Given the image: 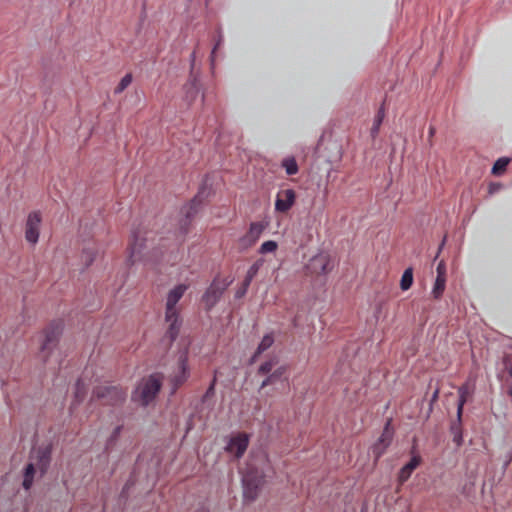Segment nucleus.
<instances>
[{"mask_svg": "<svg viewBox=\"0 0 512 512\" xmlns=\"http://www.w3.org/2000/svg\"><path fill=\"white\" fill-rule=\"evenodd\" d=\"M437 275H446L445 265L442 261L437 266Z\"/></svg>", "mask_w": 512, "mask_h": 512, "instance_id": "40", "label": "nucleus"}, {"mask_svg": "<svg viewBox=\"0 0 512 512\" xmlns=\"http://www.w3.org/2000/svg\"><path fill=\"white\" fill-rule=\"evenodd\" d=\"M296 193L293 189L281 190L277 193L275 201V210L277 212L286 213L294 205Z\"/></svg>", "mask_w": 512, "mask_h": 512, "instance_id": "13", "label": "nucleus"}, {"mask_svg": "<svg viewBox=\"0 0 512 512\" xmlns=\"http://www.w3.org/2000/svg\"><path fill=\"white\" fill-rule=\"evenodd\" d=\"M412 284H413V270H412V268H407L402 274V277L400 280V288L403 291H406L412 286Z\"/></svg>", "mask_w": 512, "mask_h": 512, "instance_id": "23", "label": "nucleus"}, {"mask_svg": "<svg viewBox=\"0 0 512 512\" xmlns=\"http://www.w3.org/2000/svg\"><path fill=\"white\" fill-rule=\"evenodd\" d=\"M95 252L93 249H85L82 253V259L86 266H90L95 259Z\"/></svg>", "mask_w": 512, "mask_h": 512, "instance_id": "32", "label": "nucleus"}, {"mask_svg": "<svg viewBox=\"0 0 512 512\" xmlns=\"http://www.w3.org/2000/svg\"><path fill=\"white\" fill-rule=\"evenodd\" d=\"M274 343V337L272 334H266L260 344L258 345L257 347V350L255 352V354L253 355L252 357V362H254L256 360V358L262 354L263 352H265L267 349H269Z\"/></svg>", "mask_w": 512, "mask_h": 512, "instance_id": "18", "label": "nucleus"}, {"mask_svg": "<svg viewBox=\"0 0 512 512\" xmlns=\"http://www.w3.org/2000/svg\"><path fill=\"white\" fill-rule=\"evenodd\" d=\"M444 242H445V239L443 240V242H441L440 249H441V248H442V246L444 245Z\"/></svg>", "mask_w": 512, "mask_h": 512, "instance_id": "45", "label": "nucleus"}, {"mask_svg": "<svg viewBox=\"0 0 512 512\" xmlns=\"http://www.w3.org/2000/svg\"><path fill=\"white\" fill-rule=\"evenodd\" d=\"M147 234L146 231H133L128 247V261L130 264L142 262L153 268L159 262L163 252L160 248L151 246L153 239Z\"/></svg>", "mask_w": 512, "mask_h": 512, "instance_id": "1", "label": "nucleus"}, {"mask_svg": "<svg viewBox=\"0 0 512 512\" xmlns=\"http://www.w3.org/2000/svg\"><path fill=\"white\" fill-rule=\"evenodd\" d=\"M189 377L188 357L184 353L179 357L177 369L170 376L172 384V393H174L182 384L186 382Z\"/></svg>", "mask_w": 512, "mask_h": 512, "instance_id": "10", "label": "nucleus"}, {"mask_svg": "<svg viewBox=\"0 0 512 512\" xmlns=\"http://www.w3.org/2000/svg\"><path fill=\"white\" fill-rule=\"evenodd\" d=\"M69 2V5H73L74 3H76L78 0H67Z\"/></svg>", "mask_w": 512, "mask_h": 512, "instance_id": "42", "label": "nucleus"}, {"mask_svg": "<svg viewBox=\"0 0 512 512\" xmlns=\"http://www.w3.org/2000/svg\"><path fill=\"white\" fill-rule=\"evenodd\" d=\"M263 263V260H257L255 263H253L250 268L248 269L247 273L250 275V276H253L255 277L261 267Z\"/></svg>", "mask_w": 512, "mask_h": 512, "instance_id": "33", "label": "nucleus"}, {"mask_svg": "<svg viewBox=\"0 0 512 512\" xmlns=\"http://www.w3.org/2000/svg\"><path fill=\"white\" fill-rule=\"evenodd\" d=\"M286 372L285 366H280L276 368L274 371L270 372L267 377L262 381L260 385V389H264L265 387L274 384L276 381L280 380L282 376Z\"/></svg>", "mask_w": 512, "mask_h": 512, "instance_id": "16", "label": "nucleus"}, {"mask_svg": "<svg viewBox=\"0 0 512 512\" xmlns=\"http://www.w3.org/2000/svg\"><path fill=\"white\" fill-rule=\"evenodd\" d=\"M188 289V285L179 284L171 289L166 298L165 304V322L168 324L166 335L169 338V343H172L178 336L182 320L180 318V310L177 308V303L183 297Z\"/></svg>", "mask_w": 512, "mask_h": 512, "instance_id": "2", "label": "nucleus"}, {"mask_svg": "<svg viewBox=\"0 0 512 512\" xmlns=\"http://www.w3.org/2000/svg\"><path fill=\"white\" fill-rule=\"evenodd\" d=\"M469 394H470V392H469V389H468L467 385H464V386L460 387V389H459V402H458V407H457V417H458L459 421L461 420L462 412H463V406L466 403Z\"/></svg>", "mask_w": 512, "mask_h": 512, "instance_id": "21", "label": "nucleus"}, {"mask_svg": "<svg viewBox=\"0 0 512 512\" xmlns=\"http://www.w3.org/2000/svg\"><path fill=\"white\" fill-rule=\"evenodd\" d=\"M393 438V431L390 429V420L386 423V426L378 440V442L374 445L373 452L376 454L377 458L380 457L385 449L390 445Z\"/></svg>", "mask_w": 512, "mask_h": 512, "instance_id": "14", "label": "nucleus"}, {"mask_svg": "<svg viewBox=\"0 0 512 512\" xmlns=\"http://www.w3.org/2000/svg\"><path fill=\"white\" fill-rule=\"evenodd\" d=\"M276 364H277V359L271 358L259 366L257 373L259 375H268L270 372H272V370Z\"/></svg>", "mask_w": 512, "mask_h": 512, "instance_id": "28", "label": "nucleus"}, {"mask_svg": "<svg viewBox=\"0 0 512 512\" xmlns=\"http://www.w3.org/2000/svg\"><path fill=\"white\" fill-rule=\"evenodd\" d=\"M253 278H254L253 276H250L247 273L246 276H245V279H244V281L242 283V286L248 289L250 284H251V282H252V280H253Z\"/></svg>", "mask_w": 512, "mask_h": 512, "instance_id": "37", "label": "nucleus"}, {"mask_svg": "<svg viewBox=\"0 0 512 512\" xmlns=\"http://www.w3.org/2000/svg\"><path fill=\"white\" fill-rule=\"evenodd\" d=\"M446 275H437L434 287L432 289V295L435 299H439L445 290Z\"/></svg>", "mask_w": 512, "mask_h": 512, "instance_id": "19", "label": "nucleus"}, {"mask_svg": "<svg viewBox=\"0 0 512 512\" xmlns=\"http://www.w3.org/2000/svg\"><path fill=\"white\" fill-rule=\"evenodd\" d=\"M38 467L42 473H44L50 463V449L45 448L43 450H39L38 452Z\"/></svg>", "mask_w": 512, "mask_h": 512, "instance_id": "20", "label": "nucleus"}, {"mask_svg": "<svg viewBox=\"0 0 512 512\" xmlns=\"http://www.w3.org/2000/svg\"><path fill=\"white\" fill-rule=\"evenodd\" d=\"M268 223L264 221L252 222L247 233L239 239V244L243 249L253 246L260 238Z\"/></svg>", "mask_w": 512, "mask_h": 512, "instance_id": "9", "label": "nucleus"}, {"mask_svg": "<svg viewBox=\"0 0 512 512\" xmlns=\"http://www.w3.org/2000/svg\"><path fill=\"white\" fill-rule=\"evenodd\" d=\"M247 288L243 287L242 285L237 289L235 293L236 298H242L247 293Z\"/></svg>", "mask_w": 512, "mask_h": 512, "instance_id": "35", "label": "nucleus"}, {"mask_svg": "<svg viewBox=\"0 0 512 512\" xmlns=\"http://www.w3.org/2000/svg\"><path fill=\"white\" fill-rule=\"evenodd\" d=\"M191 58H192V61H194V59H195V53H192Z\"/></svg>", "mask_w": 512, "mask_h": 512, "instance_id": "44", "label": "nucleus"}, {"mask_svg": "<svg viewBox=\"0 0 512 512\" xmlns=\"http://www.w3.org/2000/svg\"><path fill=\"white\" fill-rule=\"evenodd\" d=\"M201 203L199 199V195H197L185 208L184 213L186 217V221H190L192 217L198 212V207Z\"/></svg>", "mask_w": 512, "mask_h": 512, "instance_id": "22", "label": "nucleus"}, {"mask_svg": "<svg viewBox=\"0 0 512 512\" xmlns=\"http://www.w3.org/2000/svg\"><path fill=\"white\" fill-rule=\"evenodd\" d=\"M242 482L244 498L249 501L255 500L263 483V475L257 469L248 466L243 472Z\"/></svg>", "mask_w": 512, "mask_h": 512, "instance_id": "4", "label": "nucleus"}, {"mask_svg": "<svg viewBox=\"0 0 512 512\" xmlns=\"http://www.w3.org/2000/svg\"><path fill=\"white\" fill-rule=\"evenodd\" d=\"M35 468L34 464L30 463L25 468L23 487L28 490L32 486Z\"/></svg>", "mask_w": 512, "mask_h": 512, "instance_id": "25", "label": "nucleus"}, {"mask_svg": "<svg viewBox=\"0 0 512 512\" xmlns=\"http://www.w3.org/2000/svg\"><path fill=\"white\" fill-rule=\"evenodd\" d=\"M201 512H208V511H206V510L202 509V511H201Z\"/></svg>", "mask_w": 512, "mask_h": 512, "instance_id": "47", "label": "nucleus"}, {"mask_svg": "<svg viewBox=\"0 0 512 512\" xmlns=\"http://www.w3.org/2000/svg\"><path fill=\"white\" fill-rule=\"evenodd\" d=\"M421 458L420 456H413L410 461L401 468L398 481L400 484L405 483L413 473V471L420 465Z\"/></svg>", "mask_w": 512, "mask_h": 512, "instance_id": "15", "label": "nucleus"}, {"mask_svg": "<svg viewBox=\"0 0 512 512\" xmlns=\"http://www.w3.org/2000/svg\"><path fill=\"white\" fill-rule=\"evenodd\" d=\"M510 160L508 158H499L492 167V173L494 175H501L507 168Z\"/></svg>", "mask_w": 512, "mask_h": 512, "instance_id": "27", "label": "nucleus"}, {"mask_svg": "<svg viewBox=\"0 0 512 512\" xmlns=\"http://www.w3.org/2000/svg\"><path fill=\"white\" fill-rule=\"evenodd\" d=\"M188 88L187 90V94L190 93V91L192 92L193 96L197 94V87H196V82L195 80L192 81L189 85L186 86Z\"/></svg>", "mask_w": 512, "mask_h": 512, "instance_id": "36", "label": "nucleus"}, {"mask_svg": "<svg viewBox=\"0 0 512 512\" xmlns=\"http://www.w3.org/2000/svg\"><path fill=\"white\" fill-rule=\"evenodd\" d=\"M62 332L61 322H52L40 335L41 339V354L44 360L50 355L52 350L58 343L59 336Z\"/></svg>", "mask_w": 512, "mask_h": 512, "instance_id": "5", "label": "nucleus"}, {"mask_svg": "<svg viewBox=\"0 0 512 512\" xmlns=\"http://www.w3.org/2000/svg\"><path fill=\"white\" fill-rule=\"evenodd\" d=\"M282 166L285 168L288 175H294L298 172V165L293 157L285 158L282 161Z\"/></svg>", "mask_w": 512, "mask_h": 512, "instance_id": "26", "label": "nucleus"}, {"mask_svg": "<svg viewBox=\"0 0 512 512\" xmlns=\"http://www.w3.org/2000/svg\"><path fill=\"white\" fill-rule=\"evenodd\" d=\"M253 278H254L253 276H250L247 273L246 276H245V279H244V281L242 283V286L248 289L250 284H251V282H252V280H253Z\"/></svg>", "mask_w": 512, "mask_h": 512, "instance_id": "38", "label": "nucleus"}, {"mask_svg": "<svg viewBox=\"0 0 512 512\" xmlns=\"http://www.w3.org/2000/svg\"><path fill=\"white\" fill-rule=\"evenodd\" d=\"M435 134V128L433 126L429 127V137H433Z\"/></svg>", "mask_w": 512, "mask_h": 512, "instance_id": "41", "label": "nucleus"}, {"mask_svg": "<svg viewBox=\"0 0 512 512\" xmlns=\"http://www.w3.org/2000/svg\"><path fill=\"white\" fill-rule=\"evenodd\" d=\"M121 429L122 427L121 426H117L114 431L112 432V435L110 437V439L108 440V446H111L114 442H116V440L118 439L119 435H120V432H121Z\"/></svg>", "mask_w": 512, "mask_h": 512, "instance_id": "34", "label": "nucleus"}, {"mask_svg": "<svg viewBox=\"0 0 512 512\" xmlns=\"http://www.w3.org/2000/svg\"><path fill=\"white\" fill-rule=\"evenodd\" d=\"M384 117H385V108H384V103L380 106V108L378 109L375 117H374V121H373V125L371 127V136L372 138H376V136L378 135L379 133V130H380V126L384 120Z\"/></svg>", "mask_w": 512, "mask_h": 512, "instance_id": "17", "label": "nucleus"}, {"mask_svg": "<svg viewBox=\"0 0 512 512\" xmlns=\"http://www.w3.org/2000/svg\"><path fill=\"white\" fill-rule=\"evenodd\" d=\"M510 375L512 376V365H511V368H510Z\"/></svg>", "mask_w": 512, "mask_h": 512, "instance_id": "46", "label": "nucleus"}, {"mask_svg": "<svg viewBox=\"0 0 512 512\" xmlns=\"http://www.w3.org/2000/svg\"><path fill=\"white\" fill-rule=\"evenodd\" d=\"M93 397L102 400L104 404L117 405L125 400L126 392L116 386L102 385L96 387Z\"/></svg>", "mask_w": 512, "mask_h": 512, "instance_id": "8", "label": "nucleus"}, {"mask_svg": "<svg viewBox=\"0 0 512 512\" xmlns=\"http://www.w3.org/2000/svg\"><path fill=\"white\" fill-rule=\"evenodd\" d=\"M334 265L330 255L326 252H321L313 256L306 264V273L311 276H321L328 274Z\"/></svg>", "mask_w": 512, "mask_h": 512, "instance_id": "6", "label": "nucleus"}, {"mask_svg": "<svg viewBox=\"0 0 512 512\" xmlns=\"http://www.w3.org/2000/svg\"><path fill=\"white\" fill-rule=\"evenodd\" d=\"M86 394H87L86 385L83 383L82 380H78L76 383V386H75V401L73 403V406L75 404L81 403L84 400V398L86 397Z\"/></svg>", "mask_w": 512, "mask_h": 512, "instance_id": "24", "label": "nucleus"}, {"mask_svg": "<svg viewBox=\"0 0 512 512\" xmlns=\"http://www.w3.org/2000/svg\"><path fill=\"white\" fill-rule=\"evenodd\" d=\"M461 420L457 418V423L452 424L451 431L453 433V441L460 446L462 444Z\"/></svg>", "mask_w": 512, "mask_h": 512, "instance_id": "30", "label": "nucleus"}, {"mask_svg": "<svg viewBox=\"0 0 512 512\" xmlns=\"http://www.w3.org/2000/svg\"><path fill=\"white\" fill-rule=\"evenodd\" d=\"M231 281L215 278L202 296L206 310L212 309L221 298Z\"/></svg>", "mask_w": 512, "mask_h": 512, "instance_id": "7", "label": "nucleus"}, {"mask_svg": "<svg viewBox=\"0 0 512 512\" xmlns=\"http://www.w3.org/2000/svg\"><path fill=\"white\" fill-rule=\"evenodd\" d=\"M278 248V244L276 241L268 240L261 244L259 248L260 254L274 253Z\"/></svg>", "mask_w": 512, "mask_h": 512, "instance_id": "29", "label": "nucleus"}, {"mask_svg": "<svg viewBox=\"0 0 512 512\" xmlns=\"http://www.w3.org/2000/svg\"><path fill=\"white\" fill-rule=\"evenodd\" d=\"M162 385V378L158 374L150 375L144 378L134 392L133 398L141 402L142 405H148L154 400Z\"/></svg>", "mask_w": 512, "mask_h": 512, "instance_id": "3", "label": "nucleus"}, {"mask_svg": "<svg viewBox=\"0 0 512 512\" xmlns=\"http://www.w3.org/2000/svg\"><path fill=\"white\" fill-rule=\"evenodd\" d=\"M249 445V436L246 433L233 435L227 443L225 450L235 458L243 456Z\"/></svg>", "mask_w": 512, "mask_h": 512, "instance_id": "11", "label": "nucleus"}, {"mask_svg": "<svg viewBox=\"0 0 512 512\" xmlns=\"http://www.w3.org/2000/svg\"><path fill=\"white\" fill-rule=\"evenodd\" d=\"M41 225V215L39 212H31L28 215L25 225V239L31 243L36 244L39 239V231Z\"/></svg>", "mask_w": 512, "mask_h": 512, "instance_id": "12", "label": "nucleus"}, {"mask_svg": "<svg viewBox=\"0 0 512 512\" xmlns=\"http://www.w3.org/2000/svg\"><path fill=\"white\" fill-rule=\"evenodd\" d=\"M215 383H216V376H214L210 386L208 387L207 391H206V395H211L214 393V387H215Z\"/></svg>", "mask_w": 512, "mask_h": 512, "instance_id": "39", "label": "nucleus"}, {"mask_svg": "<svg viewBox=\"0 0 512 512\" xmlns=\"http://www.w3.org/2000/svg\"><path fill=\"white\" fill-rule=\"evenodd\" d=\"M132 82V74H126L114 90L115 94L122 93Z\"/></svg>", "mask_w": 512, "mask_h": 512, "instance_id": "31", "label": "nucleus"}, {"mask_svg": "<svg viewBox=\"0 0 512 512\" xmlns=\"http://www.w3.org/2000/svg\"><path fill=\"white\" fill-rule=\"evenodd\" d=\"M218 45H219V43H217V45H216V46H214V49H213V51H212V56L214 55L215 50L217 49Z\"/></svg>", "mask_w": 512, "mask_h": 512, "instance_id": "43", "label": "nucleus"}]
</instances>
